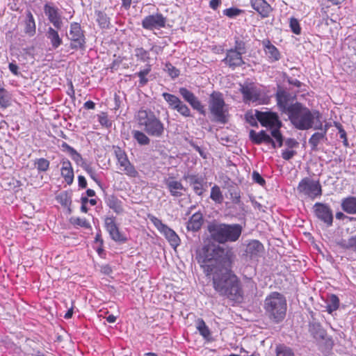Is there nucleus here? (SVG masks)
<instances>
[{"mask_svg": "<svg viewBox=\"0 0 356 356\" xmlns=\"http://www.w3.org/2000/svg\"><path fill=\"white\" fill-rule=\"evenodd\" d=\"M251 5L262 17H268L271 11L270 6L265 0H252Z\"/></svg>", "mask_w": 356, "mask_h": 356, "instance_id": "obj_22", "label": "nucleus"}, {"mask_svg": "<svg viewBox=\"0 0 356 356\" xmlns=\"http://www.w3.org/2000/svg\"><path fill=\"white\" fill-rule=\"evenodd\" d=\"M264 251V245L257 240H252L246 245V258L257 261L262 257Z\"/></svg>", "mask_w": 356, "mask_h": 356, "instance_id": "obj_16", "label": "nucleus"}, {"mask_svg": "<svg viewBox=\"0 0 356 356\" xmlns=\"http://www.w3.org/2000/svg\"><path fill=\"white\" fill-rule=\"evenodd\" d=\"M227 190V193L232 202L235 204H238L240 202L241 195L238 186L233 183H231L228 185Z\"/></svg>", "mask_w": 356, "mask_h": 356, "instance_id": "obj_36", "label": "nucleus"}, {"mask_svg": "<svg viewBox=\"0 0 356 356\" xmlns=\"http://www.w3.org/2000/svg\"><path fill=\"white\" fill-rule=\"evenodd\" d=\"M342 209L350 214L356 213V197H349L345 198L341 202Z\"/></svg>", "mask_w": 356, "mask_h": 356, "instance_id": "obj_31", "label": "nucleus"}, {"mask_svg": "<svg viewBox=\"0 0 356 356\" xmlns=\"http://www.w3.org/2000/svg\"><path fill=\"white\" fill-rule=\"evenodd\" d=\"M251 202L252 204V206L257 211H264V210L263 209V206L260 203H259L254 200H251Z\"/></svg>", "mask_w": 356, "mask_h": 356, "instance_id": "obj_64", "label": "nucleus"}, {"mask_svg": "<svg viewBox=\"0 0 356 356\" xmlns=\"http://www.w3.org/2000/svg\"><path fill=\"white\" fill-rule=\"evenodd\" d=\"M148 218L160 232H161L164 227L167 226L166 225L163 224L160 219L152 215H148Z\"/></svg>", "mask_w": 356, "mask_h": 356, "instance_id": "obj_49", "label": "nucleus"}, {"mask_svg": "<svg viewBox=\"0 0 356 356\" xmlns=\"http://www.w3.org/2000/svg\"><path fill=\"white\" fill-rule=\"evenodd\" d=\"M161 232L164 234L172 247L176 248L179 245L180 239L178 235L168 226L164 227V229Z\"/></svg>", "mask_w": 356, "mask_h": 356, "instance_id": "obj_27", "label": "nucleus"}, {"mask_svg": "<svg viewBox=\"0 0 356 356\" xmlns=\"http://www.w3.org/2000/svg\"><path fill=\"white\" fill-rule=\"evenodd\" d=\"M309 330L315 339H324L325 337V332L319 323H311Z\"/></svg>", "mask_w": 356, "mask_h": 356, "instance_id": "obj_37", "label": "nucleus"}, {"mask_svg": "<svg viewBox=\"0 0 356 356\" xmlns=\"http://www.w3.org/2000/svg\"><path fill=\"white\" fill-rule=\"evenodd\" d=\"M246 288L250 289V293L252 296L255 295L257 292V286L255 283L251 280V279H249L246 277Z\"/></svg>", "mask_w": 356, "mask_h": 356, "instance_id": "obj_54", "label": "nucleus"}, {"mask_svg": "<svg viewBox=\"0 0 356 356\" xmlns=\"http://www.w3.org/2000/svg\"><path fill=\"white\" fill-rule=\"evenodd\" d=\"M276 356H295V355L291 348L279 345L276 347Z\"/></svg>", "mask_w": 356, "mask_h": 356, "instance_id": "obj_42", "label": "nucleus"}, {"mask_svg": "<svg viewBox=\"0 0 356 356\" xmlns=\"http://www.w3.org/2000/svg\"><path fill=\"white\" fill-rule=\"evenodd\" d=\"M297 190L299 193L313 198L321 195V187L319 183L307 177L300 181Z\"/></svg>", "mask_w": 356, "mask_h": 356, "instance_id": "obj_10", "label": "nucleus"}, {"mask_svg": "<svg viewBox=\"0 0 356 356\" xmlns=\"http://www.w3.org/2000/svg\"><path fill=\"white\" fill-rule=\"evenodd\" d=\"M220 3L221 0H211L209 6L212 9L216 10Z\"/></svg>", "mask_w": 356, "mask_h": 356, "instance_id": "obj_62", "label": "nucleus"}, {"mask_svg": "<svg viewBox=\"0 0 356 356\" xmlns=\"http://www.w3.org/2000/svg\"><path fill=\"white\" fill-rule=\"evenodd\" d=\"M166 186L170 194L174 197H180L182 195L181 191H186L182 184L178 181H166Z\"/></svg>", "mask_w": 356, "mask_h": 356, "instance_id": "obj_28", "label": "nucleus"}, {"mask_svg": "<svg viewBox=\"0 0 356 356\" xmlns=\"http://www.w3.org/2000/svg\"><path fill=\"white\" fill-rule=\"evenodd\" d=\"M105 227L111 238L117 243H124L128 241L126 236L122 234L115 222L114 217H107L105 219Z\"/></svg>", "mask_w": 356, "mask_h": 356, "instance_id": "obj_14", "label": "nucleus"}, {"mask_svg": "<svg viewBox=\"0 0 356 356\" xmlns=\"http://www.w3.org/2000/svg\"><path fill=\"white\" fill-rule=\"evenodd\" d=\"M61 147L63 148V151H66L69 153V154H72L74 151L75 150L73 147L70 146L67 143L63 142L61 144Z\"/></svg>", "mask_w": 356, "mask_h": 356, "instance_id": "obj_60", "label": "nucleus"}, {"mask_svg": "<svg viewBox=\"0 0 356 356\" xmlns=\"http://www.w3.org/2000/svg\"><path fill=\"white\" fill-rule=\"evenodd\" d=\"M115 154L118 163L120 166L123 168L122 170L127 176L131 177H136L138 176V171L129 161L124 151L120 147H117L115 149Z\"/></svg>", "mask_w": 356, "mask_h": 356, "instance_id": "obj_13", "label": "nucleus"}, {"mask_svg": "<svg viewBox=\"0 0 356 356\" xmlns=\"http://www.w3.org/2000/svg\"><path fill=\"white\" fill-rule=\"evenodd\" d=\"M196 327L200 334L207 341H211V334L206 325L205 322L202 318H198L196 322Z\"/></svg>", "mask_w": 356, "mask_h": 356, "instance_id": "obj_32", "label": "nucleus"}, {"mask_svg": "<svg viewBox=\"0 0 356 356\" xmlns=\"http://www.w3.org/2000/svg\"><path fill=\"white\" fill-rule=\"evenodd\" d=\"M276 100L280 110L289 115L293 104L289 102L290 98L288 92L283 90H279L276 93Z\"/></svg>", "mask_w": 356, "mask_h": 356, "instance_id": "obj_20", "label": "nucleus"}, {"mask_svg": "<svg viewBox=\"0 0 356 356\" xmlns=\"http://www.w3.org/2000/svg\"><path fill=\"white\" fill-rule=\"evenodd\" d=\"M327 127L328 126L327 124L324 126L323 125V129H320L321 131L314 133L309 139V143L311 145L312 150H316L320 142L327 139L326 134L327 131Z\"/></svg>", "mask_w": 356, "mask_h": 356, "instance_id": "obj_25", "label": "nucleus"}, {"mask_svg": "<svg viewBox=\"0 0 356 356\" xmlns=\"http://www.w3.org/2000/svg\"><path fill=\"white\" fill-rule=\"evenodd\" d=\"M179 93L193 109L197 111L200 114L205 115L204 106L193 92L188 90L186 88L182 87L179 89Z\"/></svg>", "mask_w": 356, "mask_h": 356, "instance_id": "obj_15", "label": "nucleus"}, {"mask_svg": "<svg viewBox=\"0 0 356 356\" xmlns=\"http://www.w3.org/2000/svg\"><path fill=\"white\" fill-rule=\"evenodd\" d=\"M242 227L239 225L211 223L208 225L211 237L219 243L236 241L241 234Z\"/></svg>", "mask_w": 356, "mask_h": 356, "instance_id": "obj_6", "label": "nucleus"}, {"mask_svg": "<svg viewBox=\"0 0 356 356\" xmlns=\"http://www.w3.org/2000/svg\"><path fill=\"white\" fill-rule=\"evenodd\" d=\"M209 118L211 122L225 124L229 121V106L225 104L223 95L213 91L209 98Z\"/></svg>", "mask_w": 356, "mask_h": 356, "instance_id": "obj_5", "label": "nucleus"}, {"mask_svg": "<svg viewBox=\"0 0 356 356\" xmlns=\"http://www.w3.org/2000/svg\"><path fill=\"white\" fill-rule=\"evenodd\" d=\"M253 116L256 117L257 120L262 126L270 128L272 137L278 143L279 147H281L283 143V138L279 129L282 125V122L279 120L277 115L270 111L261 112L257 110L247 112L246 122H249L252 126L257 124Z\"/></svg>", "mask_w": 356, "mask_h": 356, "instance_id": "obj_3", "label": "nucleus"}, {"mask_svg": "<svg viewBox=\"0 0 356 356\" xmlns=\"http://www.w3.org/2000/svg\"><path fill=\"white\" fill-rule=\"evenodd\" d=\"M296 154V152L293 150H285L282 152V158L284 160H289L291 159Z\"/></svg>", "mask_w": 356, "mask_h": 356, "instance_id": "obj_57", "label": "nucleus"}, {"mask_svg": "<svg viewBox=\"0 0 356 356\" xmlns=\"http://www.w3.org/2000/svg\"><path fill=\"white\" fill-rule=\"evenodd\" d=\"M67 35L71 42L70 48L72 49L77 50L85 49L86 38L80 24L77 22L71 23L70 32Z\"/></svg>", "mask_w": 356, "mask_h": 356, "instance_id": "obj_8", "label": "nucleus"}, {"mask_svg": "<svg viewBox=\"0 0 356 356\" xmlns=\"http://www.w3.org/2000/svg\"><path fill=\"white\" fill-rule=\"evenodd\" d=\"M137 119L138 124L144 127V131L149 136L155 138H162L165 133L163 123L158 118L154 112L147 110H140Z\"/></svg>", "mask_w": 356, "mask_h": 356, "instance_id": "obj_7", "label": "nucleus"}, {"mask_svg": "<svg viewBox=\"0 0 356 356\" xmlns=\"http://www.w3.org/2000/svg\"><path fill=\"white\" fill-rule=\"evenodd\" d=\"M166 22V17H165L161 13H157L145 17L142 20L141 25L143 29L152 31L154 29L164 28L165 26Z\"/></svg>", "mask_w": 356, "mask_h": 356, "instance_id": "obj_12", "label": "nucleus"}, {"mask_svg": "<svg viewBox=\"0 0 356 356\" xmlns=\"http://www.w3.org/2000/svg\"><path fill=\"white\" fill-rule=\"evenodd\" d=\"M70 222L75 226H79L84 228L90 227V223L85 218H81L79 217H72L70 218Z\"/></svg>", "mask_w": 356, "mask_h": 356, "instance_id": "obj_43", "label": "nucleus"}, {"mask_svg": "<svg viewBox=\"0 0 356 356\" xmlns=\"http://www.w3.org/2000/svg\"><path fill=\"white\" fill-rule=\"evenodd\" d=\"M189 144L191 147H193L203 159H207V154L204 151V149H202L200 147H199L197 145H196L193 140H191L189 142Z\"/></svg>", "mask_w": 356, "mask_h": 356, "instance_id": "obj_55", "label": "nucleus"}, {"mask_svg": "<svg viewBox=\"0 0 356 356\" xmlns=\"http://www.w3.org/2000/svg\"><path fill=\"white\" fill-rule=\"evenodd\" d=\"M43 9L48 20L52 24L54 27L58 30L61 29L63 23L58 8L53 3L48 2L44 5Z\"/></svg>", "mask_w": 356, "mask_h": 356, "instance_id": "obj_11", "label": "nucleus"}, {"mask_svg": "<svg viewBox=\"0 0 356 356\" xmlns=\"http://www.w3.org/2000/svg\"><path fill=\"white\" fill-rule=\"evenodd\" d=\"M8 68L10 70V71L15 75H18L19 74V67L18 66L13 63H9V65H8Z\"/></svg>", "mask_w": 356, "mask_h": 356, "instance_id": "obj_61", "label": "nucleus"}, {"mask_svg": "<svg viewBox=\"0 0 356 356\" xmlns=\"http://www.w3.org/2000/svg\"><path fill=\"white\" fill-rule=\"evenodd\" d=\"M262 43L265 48V52L268 58L273 60H278L280 56L277 49L268 40H264Z\"/></svg>", "mask_w": 356, "mask_h": 356, "instance_id": "obj_29", "label": "nucleus"}, {"mask_svg": "<svg viewBox=\"0 0 356 356\" xmlns=\"http://www.w3.org/2000/svg\"><path fill=\"white\" fill-rule=\"evenodd\" d=\"M186 229L188 231L197 232L202 227L203 224V216L200 212L194 213L186 223Z\"/></svg>", "mask_w": 356, "mask_h": 356, "instance_id": "obj_23", "label": "nucleus"}, {"mask_svg": "<svg viewBox=\"0 0 356 356\" xmlns=\"http://www.w3.org/2000/svg\"><path fill=\"white\" fill-rule=\"evenodd\" d=\"M135 56L138 59L145 62L149 59V52L142 47L136 48L135 49Z\"/></svg>", "mask_w": 356, "mask_h": 356, "instance_id": "obj_46", "label": "nucleus"}, {"mask_svg": "<svg viewBox=\"0 0 356 356\" xmlns=\"http://www.w3.org/2000/svg\"><path fill=\"white\" fill-rule=\"evenodd\" d=\"M164 99L168 102L169 107L177 111L180 115L184 117H192L189 107L182 102L178 97L175 95L168 92L162 94Z\"/></svg>", "mask_w": 356, "mask_h": 356, "instance_id": "obj_9", "label": "nucleus"}, {"mask_svg": "<svg viewBox=\"0 0 356 356\" xmlns=\"http://www.w3.org/2000/svg\"><path fill=\"white\" fill-rule=\"evenodd\" d=\"M314 207L316 216L327 225H331L333 220V216L330 207L322 203H316Z\"/></svg>", "mask_w": 356, "mask_h": 356, "instance_id": "obj_18", "label": "nucleus"}, {"mask_svg": "<svg viewBox=\"0 0 356 356\" xmlns=\"http://www.w3.org/2000/svg\"><path fill=\"white\" fill-rule=\"evenodd\" d=\"M62 164V168L60 170H66V169H73L72 167L71 162L67 159H63L60 161Z\"/></svg>", "mask_w": 356, "mask_h": 356, "instance_id": "obj_58", "label": "nucleus"}, {"mask_svg": "<svg viewBox=\"0 0 356 356\" xmlns=\"http://www.w3.org/2000/svg\"><path fill=\"white\" fill-rule=\"evenodd\" d=\"M46 36L50 41V44L53 49H56L63 43V40L60 37L58 29H54L53 27H49L47 32Z\"/></svg>", "mask_w": 356, "mask_h": 356, "instance_id": "obj_24", "label": "nucleus"}, {"mask_svg": "<svg viewBox=\"0 0 356 356\" xmlns=\"http://www.w3.org/2000/svg\"><path fill=\"white\" fill-rule=\"evenodd\" d=\"M210 197L216 203H222L223 202V195L219 186L215 185L211 188Z\"/></svg>", "mask_w": 356, "mask_h": 356, "instance_id": "obj_39", "label": "nucleus"}, {"mask_svg": "<svg viewBox=\"0 0 356 356\" xmlns=\"http://www.w3.org/2000/svg\"><path fill=\"white\" fill-rule=\"evenodd\" d=\"M286 308L285 297L278 292L270 293L265 299L264 309L266 313L274 323H278L284 320Z\"/></svg>", "mask_w": 356, "mask_h": 356, "instance_id": "obj_4", "label": "nucleus"}, {"mask_svg": "<svg viewBox=\"0 0 356 356\" xmlns=\"http://www.w3.org/2000/svg\"><path fill=\"white\" fill-rule=\"evenodd\" d=\"M35 164L37 165L38 171L45 172L49 169V161L44 158L36 159Z\"/></svg>", "mask_w": 356, "mask_h": 356, "instance_id": "obj_45", "label": "nucleus"}, {"mask_svg": "<svg viewBox=\"0 0 356 356\" xmlns=\"http://www.w3.org/2000/svg\"><path fill=\"white\" fill-rule=\"evenodd\" d=\"M250 139L257 144L261 143H266L267 144H272L273 147H275V143L272 138V136L267 134L264 131H261L259 133L251 130L250 131Z\"/></svg>", "mask_w": 356, "mask_h": 356, "instance_id": "obj_21", "label": "nucleus"}, {"mask_svg": "<svg viewBox=\"0 0 356 356\" xmlns=\"http://www.w3.org/2000/svg\"><path fill=\"white\" fill-rule=\"evenodd\" d=\"M184 179L187 181L191 186H193V189L196 195H202L204 191L203 188L204 179L203 177L198 175L187 174L184 176Z\"/></svg>", "mask_w": 356, "mask_h": 356, "instance_id": "obj_19", "label": "nucleus"}, {"mask_svg": "<svg viewBox=\"0 0 356 356\" xmlns=\"http://www.w3.org/2000/svg\"><path fill=\"white\" fill-rule=\"evenodd\" d=\"M288 82L289 83V84L293 85L297 88H300L302 85L301 82L296 79L289 78Z\"/></svg>", "mask_w": 356, "mask_h": 356, "instance_id": "obj_63", "label": "nucleus"}, {"mask_svg": "<svg viewBox=\"0 0 356 356\" xmlns=\"http://www.w3.org/2000/svg\"><path fill=\"white\" fill-rule=\"evenodd\" d=\"M26 34L33 36L35 33V22L31 12L27 10L26 13L25 29Z\"/></svg>", "mask_w": 356, "mask_h": 356, "instance_id": "obj_30", "label": "nucleus"}, {"mask_svg": "<svg viewBox=\"0 0 356 356\" xmlns=\"http://www.w3.org/2000/svg\"><path fill=\"white\" fill-rule=\"evenodd\" d=\"M260 91L254 86L246 85V101L257 102L260 99Z\"/></svg>", "mask_w": 356, "mask_h": 356, "instance_id": "obj_35", "label": "nucleus"}, {"mask_svg": "<svg viewBox=\"0 0 356 356\" xmlns=\"http://www.w3.org/2000/svg\"><path fill=\"white\" fill-rule=\"evenodd\" d=\"M81 168H83L87 173L90 175V177L98 184H99V181L96 177V174L94 169L91 167V165L87 163H81Z\"/></svg>", "mask_w": 356, "mask_h": 356, "instance_id": "obj_48", "label": "nucleus"}, {"mask_svg": "<svg viewBox=\"0 0 356 356\" xmlns=\"http://www.w3.org/2000/svg\"><path fill=\"white\" fill-rule=\"evenodd\" d=\"M224 15H227L229 17H234L239 14L243 13L242 10L236 8H230L225 9L224 11Z\"/></svg>", "mask_w": 356, "mask_h": 356, "instance_id": "obj_52", "label": "nucleus"}, {"mask_svg": "<svg viewBox=\"0 0 356 356\" xmlns=\"http://www.w3.org/2000/svg\"><path fill=\"white\" fill-rule=\"evenodd\" d=\"M339 306V299L336 296L332 294L330 298L329 302L326 307L327 311L329 314L332 313L334 311H336Z\"/></svg>", "mask_w": 356, "mask_h": 356, "instance_id": "obj_41", "label": "nucleus"}, {"mask_svg": "<svg viewBox=\"0 0 356 356\" xmlns=\"http://www.w3.org/2000/svg\"><path fill=\"white\" fill-rule=\"evenodd\" d=\"M292 124L299 130L322 129L321 115L318 111H311L299 102H296L288 115Z\"/></svg>", "mask_w": 356, "mask_h": 356, "instance_id": "obj_2", "label": "nucleus"}, {"mask_svg": "<svg viewBox=\"0 0 356 356\" xmlns=\"http://www.w3.org/2000/svg\"><path fill=\"white\" fill-rule=\"evenodd\" d=\"M253 182L258 184L259 186H264L266 184L265 179L257 171H253L252 174Z\"/></svg>", "mask_w": 356, "mask_h": 356, "instance_id": "obj_50", "label": "nucleus"}, {"mask_svg": "<svg viewBox=\"0 0 356 356\" xmlns=\"http://www.w3.org/2000/svg\"><path fill=\"white\" fill-rule=\"evenodd\" d=\"M337 245L341 248L356 252V235L347 239H341L337 242Z\"/></svg>", "mask_w": 356, "mask_h": 356, "instance_id": "obj_33", "label": "nucleus"}, {"mask_svg": "<svg viewBox=\"0 0 356 356\" xmlns=\"http://www.w3.org/2000/svg\"><path fill=\"white\" fill-rule=\"evenodd\" d=\"M230 250L209 242L197 254V261L207 276L212 275L215 290L220 295L232 300L242 297L238 277L231 270Z\"/></svg>", "mask_w": 356, "mask_h": 356, "instance_id": "obj_1", "label": "nucleus"}, {"mask_svg": "<svg viewBox=\"0 0 356 356\" xmlns=\"http://www.w3.org/2000/svg\"><path fill=\"white\" fill-rule=\"evenodd\" d=\"M236 46L234 49H230L227 52V56L223 61L230 67L235 68L241 65L244 62L242 58V53L238 50L241 49L240 44L236 42Z\"/></svg>", "mask_w": 356, "mask_h": 356, "instance_id": "obj_17", "label": "nucleus"}, {"mask_svg": "<svg viewBox=\"0 0 356 356\" xmlns=\"http://www.w3.org/2000/svg\"><path fill=\"white\" fill-rule=\"evenodd\" d=\"M150 71H151V66L147 65L145 69L140 70V72L135 74V75L138 76L140 78V80H139V86L140 87H143L147 83L148 79L146 78V76L150 72Z\"/></svg>", "mask_w": 356, "mask_h": 356, "instance_id": "obj_40", "label": "nucleus"}, {"mask_svg": "<svg viewBox=\"0 0 356 356\" xmlns=\"http://www.w3.org/2000/svg\"><path fill=\"white\" fill-rule=\"evenodd\" d=\"M99 122L101 125L105 127H110L112 125V122L108 120L107 115L105 113H102L100 115H99Z\"/></svg>", "mask_w": 356, "mask_h": 356, "instance_id": "obj_53", "label": "nucleus"}, {"mask_svg": "<svg viewBox=\"0 0 356 356\" xmlns=\"http://www.w3.org/2000/svg\"><path fill=\"white\" fill-rule=\"evenodd\" d=\"M164 70L167 72L169 76L172 79H175L179 75V70L170 63H165Z\"/></svg>", "mask_w": 356, "mask_h": 356, "instance_id": "obj_44", "label": "nucleus"}, {"mask_svg": "<svg viewBox=\"0 0 356 356\" xmlns=\"http://www.w3.org/2000/svg\"><path fill=\"white\" fill-rule=\"evenodd\" d=\"M61 175L68 185H71L74 181L73 169L60 170Z\"/></svg>", "mask_w": 356, "mask_h": 356, "instance_id": "obj_47", "label": "nucleus"}, {"mask_svg": "<svg viewBox=\"0 0 356 356\" xmlns=\"http://www.w3.org/2000/svg\"><path fill=\"white\" fill-rule=\"evenodd\" d=\"M78 184L79 186L81 188H86L87 187V181L82 175L78 176Z\"/></svg>", "mask_w": 356, "mask_h": 356, "instance_id": "obj_59", "label": "nucleus"}, {"mask_svg": "<svg viewBox=\"0 0 356 356\" xmlns=\"http://www.w3.org/2000/svg\"><path fill=\"white\" fill-rule=\"evenodd\" d=\"M290 27L293 33L299 35L301 32V29L298 21L295 18H291L290 20Z\"/></svg>", "mask_w": 356, "mask_h": 356, "instance_id": "obj_51", "label": "nucleus"}, {"mask_svg": "<svg viewBox=\"0 0 356 356\" xmlns=\"http://www.w3.org/2000/svg\"><path fill=\"white\" fill-rule=\"evenodd\" d=\"M105 202L106 205L116 213H122L123 207L121 200H120L114 195H106L105 197Z\"/></svg>", "mask_w": 356, "mask_h": 356, "instance_id": "obj_26", "label": "nucleus"}, {"mask_svg": "<svg viewBox=\"0 0 356 356\" xmlns=\"http://www.w3.org/2000/svg\"><path fill=\"white\" fill-rule=\"evenodd\" d=\"M72 159L78 164L81 165V163H86V161L82 158L81 155L78 153L76 150L70 154Z\"/></svg>", "mask_w": 356, "mask_h": 356, "instance_id": "obj_56", "label": "nucleus"}, {"mask_svg": "<svg viewBox=\"0 0 356 356\" xmlns=\"http://www.w3.org/2000/svg\"><path fill=\"white\" fill-rule=\"evenodd\" d=\"M132 136L134 139L136 140L140 145L145 146L150 144V138L143 131L133 130Z\"/></svg>", "mask_w": 356, "mask_h": 356, "instance_id": "obj_34", "label": "nucleus"}, {"mask_svg": "<svg viewBox=\"0 0 356 356\" xmlns=\"http://www.w3.org/2000/svg\"><path fill=\"white\" fill-rule=\"evenodd\" d=\"M97 21L102 29H107L110 25V18L103 11H96Z\"/></svg>", "mask_w": 356, "mask_h": 356, "instance_id": "obj_38", "label": "nucleus"}]
</instances>
